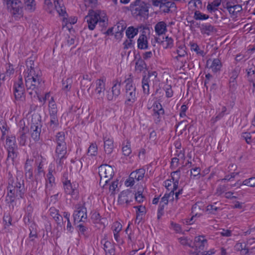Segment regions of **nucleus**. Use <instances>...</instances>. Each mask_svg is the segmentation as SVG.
Instances as JSON below:
<instances>
[{"instance_id": "f257e3e1", "label": "nucleus", "mask_w": 255, "mask_h": 255, "mask_svg": "<svg viewBox=\"0 0 255 255\" xmlns=\"http://www.w3.org/2000/svg\"><path fill=\"white\" fill-rule=\"evenodd\" d=\"M25 85L29 95L32 97L40 93L44 86L40 70H31L29 72H23Z\"/></svg>"}, {"instance_id": "f03ea898", "label": "nucleus", "mask_w": 255, "mask_h": 255, "mask_svg": "<svg viewBox=\"0 0 255 255\" xmlns=\"http://www.w3.org/2000/svg\"><path fill=\"white\" fill-rule=\"evenodd\" d=\"M7 195L6 201L12 203L14 201L15 198L23 199L26 191L24 181H18V179L14 180L11 175L8 180Z\"/></svg>"}, {"instance_id": "7ed1b4c3", "label": "nucleus", "mask_w": 255, "mask_h": 255, "mask_svg": "<svg viewBox=\"0 0 255 255\" xmlns=\"http://www.w3.org/2000/svg\"><path fill=\"white\" fill-rule=\"evenodd\" d=\"M7 11L15 20H19L23 16L24 1L21 0H3Z\"/></svg>"}, {"instance_id": "20e7f679", "label": "nucleus", "mask_w": 255, "mask_h": 255, "mask_svg": "<svg viewBox=\"0 0 255 255\" xmlns=\"http://www.w3.org/2000/svg\"><path fill=\"white\" fill-rule=\"evenodd\" d=\"M130 10L134 17H144L148 14V6L145 2L141 0H136L130 4Z\"/></svg>"}, {"instance_id": "39448f33", "label": "nucleus", "mask_w": 255, "mask_h": 255, "mask_svg": "<svg viewBox=\"0 0 255 255\" xmlns=\"http://www.w3.org/2000/svg\"><path fill=\"white\" fill-rule=\"evenodd\" d=\"M42 122L41 117L39 114L32 115L31 125V136L35 141H38L40 139L41 131Z\"/></svg>"}, {"instance_id": "423d86ee", "label": "nucleus", "mask_w": 255, "mask_h": 255, "mask_svg": "<svg viewBox=\"0 0 255 255\" xmlns=\"http://www.w3.org/2000/svg\"><path fill=\"white\" fill-rule=\"evenodd\" d=\"M13 92L16 101H23L25 100V87L21 75H19L18 78L14 81Z\"/></svg>"}, {"instance_id": "0eeeda50", "label": "nucleus", "mask_w": 255, "mask_h": 255, "mask_svg": "<svg viewBox=\"0 0 255 255\" xmlns=\"http://www.w3.org/2000/svg\"><path fill=\"white\" fill-rule=\"evenodd\" d=\"M87 210L85 206V203L83 204H78L76 205L75 210L73 214L74 225L84 222L87 220Z\"/></svg>"}, {"instance_id": "6e6552de", "label": "nucleus", "mask_w": 255, "mask_h": 255, "mask_svg": "<svg viewBox=\"0 0 255 255\" xmlns=\"http://www.w3.org/2000/svg\"><path fill=\"white\" fill-rule=\"evenodd\" d=\"M100 16L99 10H94L92 9L88 10V14L85 17V21L87 23L88 28L93 30L98 24Z\"/></svg>"}, {"instance_id": "1a4fd4ad", "label": "nucleus", "mask_w": 255, "mask_h": 255, "mask_svg": "<svg viewBox=\"0 0 255 255\" xmlns=\"http://www.w3.org/2000/svg\"><path fill=\"white\" fill-rule=\"evenodd\" d=\"M240 72L241 68L239 66H236L229 73V88L230 92L232 93L235 92L237 89L238 83L237 79L238 78Z\"/></svg>"}, {"instance_id": "9d476101", "label": "nucleus", "mask_w": 255, "mask_h": 255, "mask_svg": "<svg viewBox=\"0 0 255 255\" xmlns=\"http://www.w3.org/2000/svg\"><path fill=\"white\" fill-rule=\"evenodd\" d=\"M65 193L70 195L75 199L77 200L79 198L78 184L76 183H71L70 181H67L63 184Z\"/></svg>"}, {"instance_id": "9b49d317", "label": "nucleus", "mask_w": 255, "mask_h": 255, "mask_svg": "<svg viewBox=\"0 0 255 255\" xmlns=\"http://www.w3.org/2000/svg\"><path fill=\"white\" fill-rule=\"evenodd\" d=\"M106 81V78L102 77L99 79H97L95 82L96 88L95 89V92L96 97L100 101L103 99L105 95Z\"/></svg>"}, {"instance_id": "f8f14e48", "label": "nucleus", "mask_w": 255, "mask_h": 255, "mask_svg": "<svg viewBox=\"0 0 255 255\" xmlns=\"http://www.w3.org/2000/svg\"><path fill=\"white\" fill-rule=\"evenodd\" d=\"M134 193L129 189L123 191L119 195L118 202L120 204L126 203L127 206L133 201Z\"/></svg>"}, {"instance_id": "ddd939ff", "label": "nucleus", "mask_w": 255, "mask_h": 255, "mask_svg": "<svg viewBox=\"0 0 255 255\" xmlns=\"http://www.w3.org/2000/svg\"><path fill=\"white\" fill-rule=\"evenodd\" d=\"M52 169H49L48 172L46 175L45 192L47 196L50 195V191L55 186V178L52 174Z\"/></svg>"}, {"instance_id": "4468645a", "label": "nucleus", "mask_w": 255, "mask_h": 255, "mask_svg": "<svg viewBox=\"0 0 255 255\" xmlns=\"http://www.w3.org/2000/svg\"><path fill=\"white\" fill-rule=\"evenodd\" d=\"M76 230L78 232L79 236L84 239L89 238L91 235V230H90L89 226L85 222L77 224Z\"/></svg>"}, {"instance_id": "2eb2a0df", "label": "nucleus", "mask_w": 255, "mask_h": 255, "mask_svg": "<svg viewBox=\"0 0 255 255\" xmlns=\"http://www.w3.org/2000/svg\"><path fill=\"white\" fill-rule=\"evenodd\" d=\"M113 85L112 87V94H108L107 98L108 101L116 100L118 96L121 94V81L118 80H114L113 82Z\"/></svg>"}, {"instance_id": "dca6fc26", "label": "nucleus", "mask_w": 255, "mask_h": 255, "mask_svg": "<svg viewBox=\"0 0 255 255\" xmlns=\"http://www.w3.org/2000/svg\"><path fill=\"white\" fill-rule=\"evenodd\" d=\"M157 73L156 71H148L147 75H143L142 78V88L143 93L146 95L149 94V85L150 77L152 76H154L155 77L157 76Z\"/></svg>"}, {"instance_id": "f3484780", "label": "nucleus", "mask_w": 255, "mask_h": 255, "mask_svg": "<svg viewBox=\"0 0 255 255\" xmlns=\"http://www.w3.org/2000/svg\"><path fill=\"white\" fill-rule=\"evenodd\" d=\"M104 150L107 154H110L114 148L113 138L107 135H104Z\"/></svg>"}, {"instance_id": "a211bd4d", "label": "nucleus", "mask_w": 255, "mask_h": 255, "mask_svg": "<svg viewBox=\"0 0 255 255\" xmlns=\"http://www.w3.org/2000/svg\"><path fill=\"white\" fill-rule=\"evenodd\" d=\"M204 238L205 237L204 236H200L195 238L194 245L193 246H194V248H195L196 250H199V252L203 250L204 247L207 244V240Z\"/></svg>"}, {"instance_id": "6ab92c4d", "label": "nucleus", "mask_w": 255, "mask_h": 255, "mask_svg": "<svg viewBox=\"0 0 255 255\" xmlns=\"http://www.w3.org/2000/svg\"><path fill=\"white\" fill-rule=\"evenodd\" d=\"M211 62L209 68L212 69L214 73H217L221 70L222 64L221 60L218 58L214 59L213 60L209 59L207 61V65H208Z\"/></svg>"}, {"instance_id": "aec40b11", "label": "nucleus", "mask_w": 255, "mask_h": 255, "mask_svg": "<svg viewBox=\"0 0 255 255\" xmlns=\"http://www.w3.org/2000/svg\"><path fill=\"white\" fill-rule=\"evenodd\" d=\"M127 98L125 104L127 106H131L136 100L137 94L136 91H126Z\"/></svg>"}, {"instance_id": "412c9836", "label": "nucleus", "mask_w": 255, "mask_h": 255, "mask_svg": "<svg viewBox=\"0 0 255 255\" xmlns=\"http://www.w3.org/2000/svg\"><path fill=\"white\" fill-rule=\"evenodd\" d=\"M171 182L173 183V188L171 191H173L174 192L176 190L178 187L179 184V179L180 176V170H177L175 171H173L171 173Z\"/></svg>"}, {"instance_id": "4be33fe9", "label": "nucleus", "mask_w": 255, "mask_h": 255, "mask_svg": "<svg viewBox=\"0 0 255 255\" xmlns=\"http://www.w3.org/2000/svg\"><path fill=\"white\" fill-rule=\"evenodd\" d=\"M154 29L158 35L164 34L167 31V25L163 21L157 22L155 25Z\"/></svg>"}, {"instance_id": "5701e85b", "label": "nucleus", "mask_w": 255, "mask_h": 255, "mask_svg": "<svg viewBox=\"0 0 255 255\" xmlns=\"http://www.w3.org/2000/svg\"><path fill=\"white\" fill-rule=\"evenodd\" d=\"M137 43L138 49L145 50L148 48V41L145 34L140 35L137 39Z\"/></svg>"}, {"instance_id": "b1692460", "label": "nucleus", "mask_w": 255, "mask_h": 255, "mask_svg": "<svg viewBox=\"0 0 255 255\" xmlns=\"http://www.w3.org/2000/svg\"><path fill=\"white\" fill-rule=\"evenodd\" d=\"M145 170L143 168H140L132 171L130 174V177L134 179L136 181H140L142 180L144 176Z\"/></svg>"}, {"instance_id": "393cba45", "label": "nucleus", "mask_w": 255, "mask_h": 255, "mask_svg": "<svg viewBox=\"0 0 255 255\" xmlns=\"http://www.w3.org/2000/svg\"><path fill=\"white\" fill-rule=\"evenodd\" d=\"M226 8L229 13L233 15H236L238 12H240L242 10V5L240 4H236L232 5L230 2H227L226 4Z\"/></svg>"}, {"instance_id": "a878e982", "label": "nucleus", "mask_w": 255, "mask_h": 255, "mask_svg": "<svg viewBox=\"0 0 255 255\" xmlns=\"http://www.w3.org/2000/svg\"><path fill=\"white\" fill-rule=\"evenodd\" d=\"M48 112L49 116H57V105L52 97L51 98L48 104Z\"/></svg>"}, {"instance_id": "bb28decb", "label": "nucleus", "mask_w": 255, "mask_h": 255, "mask_svg": "<svg viewBox=\"0 0 255 255\" xmlns=\"http://www.w3.org/2000/svg\"><path fill=\"white\" fill-rule=\"evenodd\" d=\"M200 31L202 34L209 35L211 32L215 31L216 30L215 27L210 23H206L201 25Z\"/></svg>"}, {"instance_id": "cd10ccee", "label": "nucleus", "mask_w": 255, "mask_h": 255, "mask_svg": "<svg viewBox=\"0 0 255 255\" xmlns=\"http://www.w3.org/2000/svg\"><path fill=\"white\" fill-rule=\"evenodd\" d=\"M103 169H101V170H102ZM112 169L111 168V166H108L107 167V168H106L104 170V173L102 171H100L99 172V175L101 177H102V176H104V177L106 179L107 178L104 182L105 183L103 184V186L104 187L105 185H106L109 180L111 179V178L112 177V172H111Z\"/></svg>"}, {"instance_id": "c85d7f7f", "label": "nucleus", "mask_w": 255, "mask_h": 255, "mask_svg": "<svg viewBox=\"0 0 255 255\" xmlns=\"http://www.w3.org/2000/svg\"><path fill=\"white\" fill-rule=\"evenodd\" d=\"M50 121L48 123V129L53 131L56 130L59 126V121L57 116H49Z\"/></svg>"}, {"instance_id": "c756f323", "label": "nucleus", "mask_w": 255, "mask_h": 255, "mask_svg": "<svg viewBox=\"0 0 255 255\" xmlns=\"http://www.w3.org/2000/svg\"><path fill=\"white\" fill-rule=\"evenodd\" d=\"M54 3L55 9L58 13L61 15H64L66 13L65 8L63 5L62 0H54Z\"/></svg>"}, {"instance_id": "7c9ffc66", "label": "nucleus", "mask_w": 255, "mask_h": 255, "mask_svg": "<svg viewBox=\"0 0 255 255\" xmlns=\"http://www.w3.org/2000/svg\"><path fill=\"white\" fill-rule=\"evenodd\" d=\"M54 141L57 145H67L65 142V135L64 132L61 131L57 133Z\"/></svg>"}, {"instance_id": "2f4dec72", "label": "nucleus", "mask_w": 255, "mask_h": 255, "mask_svg": "<svg viewBox=\"0 0 255 255\" xmlns=\"http://www.w3.org/2000/svg\"><path fill=\"white\" fill-rule=\"evenodd\" d=\"M147 65L144 60L139 58L135 62V69L138 72H142L144 69H146Z\"/></svg>"}, {"instance_id": "473e14b6", "label": "nucleus", "mask_w": 255, "mask_h": 255, "mask_svg": "<svg viewBox=\"0 0 255 255\" xmlns=\"http://www.w3.org/2000/svg\"><path fill=\"white\" fill-rule=\"evenodd\" d=\"M138 33V28H135L133 26L128 27L126 31V34L128 39H132Z\"/></svg>"}, {"instance_id": "72a5a7b5", "label": "nucleus", "mask_w": 255, "mask_h": 255, "mask_svg": "<svg viewBox=\"0 0 255 255\" xmlns=\"http://www.w3.org/2000/svg\"><path fill=\"white\" fill-rule=\"evenodd\" d=\"M174 192H173V191H171L169 193H165L163 197L161 198L160 204L165 206L167 205L169 202V199L170 198V197H172V199H171L172 201L174 200Z\"/></svg>"}, {"instance_id": "f704fd0d", "label": "nucleus", "mask_w": 255, "mask_h": 255, "mask_svg": "<svg viewBox=\"0 0 255 255\" xmlns=\"http://www.w3.org/2000/svg\"><path fill=\"white\" fill-rule=\"evenodd\" d=\"M221 0H214L211 3H209L207 8L211 12H214L217 10V7L220 5Z\"/></svg>"}, {"instance_id": "c9c22d12", "label": "nucleus", "mask_w": 255, "mask_h": 255, "mask_svg": "<svg viewBox=\"0 0 255 255\" xmlns=\"http://www.w3.org/2000/svg\"><path fill=\"white\" fill-rule=\"evenodd\" d=\"M67 153V145H56L55 149L56 155H66Z\"/></svg>"}, {"instance_id": "e433bc0d", "label": "nucleus", "mask_w": 255, "mask_h": 255, "mask_svg": "<svg viewBox=\"0 0 255 255\" xmlns=\"http://www.w3.org/2000/svg\"><path fill=\"white\" fill-rule=\"evenodd\" d=\"M98 147L96 143H92L88 148L87 154L91 156H95L97 155Z\"/></svg>"}, {"instance_id": "4c0bfd02", "label": "nucleus", "mask_w": 255, "mask_h": 255, "mask_svg": "<svg viewBox=\"0 0 255 255\" xmlns=\"http://www.w3.org/2000/svg\"><path fill=\"white\" fill-rule=\"evenodd\" d=\"M25 63L27 69L26 70H25L24 72H29L31 69V70H39L38 68H35L34 67V60L31 57L28 58L26 60Z\"/></svg>"}, {"instance_id": "58836bf2", "label": "nucleus", "mask_w": 255, "mask_h": 255, "mask_svg": "<svg viewBox=\"0 0 255 255\" xmlns=\"http://www.w3.org/2000/svg\"><path fill=\"white\" fill-rule=\"evenodd\" d=\"M122 151L125 156H128L131 153V149L130 148V143L129 141H127L126 144L123 143L122 148Z\"/></svg>"}, {"instance_id": "ea45409f", "label": "nucleus", "mask_w": 255, "mask_h": 255, "mask_svg": "<svg viewBox=\"0 0 255 255\" xmlns=\"http://www.w3.org/2000/svg\"><path fill=\"white\" fill-rule=\"evenodd\" d=\"M72 80L67 78L65 81H62V89L65 92H68L71 88Z\"/></svg>"}, {"instance_id": "a19ab883", "label": "nucleus", "mask_w": 255, "mask_h": 255, "mask_svg": "<svg viewBox=\"0 0 255 255\" xmlns=\"http://www.w3.org/2000/svg\"><path fill=\"white\" fill-rule=\"evenodd\" d=\"M125 82L126 83V91H136L135 86L132 83V79L131 78H128L125 80Z\"/></svg>"}, {"instance_id": "79ce46f5", "label": "nucleus", "mask_w": 255, "mask_h": 255, "mask_svg": "<svg viewBox=\"0 0 255 255\" xmlns=\"http://www.w3.org/2000/svg\"><path fill=\"white\" fill-rule=\"evenodd\" d=\"M209 15L201 12L199 10H196L194 12V18L196 20H206L209 18Z\"/></svg>"}, {"instance_id": "37998d69", "label": "nucleus", "mask_w": 255, "mask_h": 255, "mask_svg": "<svg viewBox=\"0 0 255 255\" xmlns=\"http://www.w3.org/2000/svg\"><path fill=\"white\" fill-rule=\"evenodd\" d=\"M6 144L7 146H17L16 143V138L15 136H7L6 138Z\"/></svg>"}, {"instance_id": "c03bdc74", "label": "nucleus", "mask_w": 255, "mask_h": 255, "mask_svg": "<svg viewBox=\"0 0 255 255\" xmlns=\"http://www.w3.org/2000/svg\"><path fill=\"white\" fill-rule=\"evenodd\" d=\"M160 9L163 12L168 13L170 11V7L169 1L167 0H163V2L160 5Z\"/></svg>"}, {"instance_id": "a18cd8bd", "label": "nucleus", "mask_w": 255, "mask_h": 255, "mask_svg": "<svg viewBox=\"0 0 255 255\" xmlns=\"http://www.w3.org/2000/svg\"><path fill=\"white\" fill-rule=\"evenodd\" d=\"M43 164L42 162H39L37 168V172L35 175V181L37 182L38 176L41 174H44V170L43 169Z\"/></svg>"}, {"instance_id": "49530a36", "label": "nucleus", "mask_w": 255, "mask_h": 255, "mask_svg": "<svg viewBox=\"0 0 255 255\" xmlns=\"http://www.w3.org/2000/svg\"><path fill=\"white\" fill-rule=\"evenodd\" d=\"M111 229L114 233H119L122 229V225L120 222L117 221L113 223Z\"/></svg>"}, {"instance_id": "de8ad7c7", "label": "nucleus", "mask_w": 255, "mask_h": 255, "mask_svg": "<svg viewBox=\"0 0 255 255\" xmlns=\"http://www.w3.org/2000/svg\"><path fill=\"white\" fill-rule=\"evenodd\" d=\"M27 133H18L17 139L20 145L24 146L27 140Z\"/></svg>"}, {"instance_id": "09e8293b", "label": "nucleus", "mask_w": 255, "mask_h": 255, "mask_svg": "<svg viewBox=\"0 0 255 255\" xmlns=\"http://www.w3.org/2000/svg\"><path fill=\"white\" fill-rule=\"evenodd\" d=\"M242 185L250 187H255V177H251L243 181Z\"/></svg>"}, {"instance_id": "8fccbe9b", "label": "nucleus", "mask_w": 255, "mask_h": 255, "mask_svg": "<svg viewBox=\"0 0 255 255\" xmlns=\"http://www.w3.org/2000/svg\"><path fill=\"white\" fill-rule=\"evenodd\" d=\"M165 92L166 97L167 98H171L173 96V91L172 89V87L171 85H166L163 88Z\"/></svg>"}, {"instance_id": "3c124183", "label": "nucleus", "mask_w": 255, "mask_h": 255, "mask_svg": "<svg viewBox=\"0 0 255 255\" xmlns=\"http://www.w3.org/2000/svg\"><path fill=\"white\" fill-rule=\"evenodd\" d=\"M3 221L4 223L5 228L6 226L11 225L12 219L9 214H4L3 217Z\"/></svg>"}, {"instance_id": "603ef678", "label": "nucleus", "mask_w": 255, "mask_h": 255, "mask_svg": "<svg viewBox=\"0 0 255 255\" xmlns=\"http://www.w3.org/2000/svg\"><path fill=\"white\" fill-rule=\"evenodd\" d=\"M56 162L58 166L62 167L64 164V160L67 158V155H56Z\"/></svg>"}, {"instance_id": "864d4df0", "label": "nucleus", "mask_w": 255, "mask_h": 255, "mask_svg": "<svg viewBox=\"0 0 255 255\" xmlns=\"http://www.w3.org/2000/svg\"><path fill=\"white\" fill-rule=\"evenodd\" d=\"M247 78L249 82H253V78L252 76L255 74V70H253L252 68H249L246 69Z\"/></svg>"}, {"instance_id": "5fc2aeb1", "label": "nucleus", "mask_w": 255, "mask_h": 255, "mask_svg": "<svg viewBox=\"0 0 255 255\" xmlns=\"http://www.w3.org/2000/svg\"><path fill=\"white\" fill-rule=\"evenodd\" d=\"M191 45V50L194 51L197 54L203 56L204 54V51L200 50L199 46L196 43H192Z\"/></svg>"}, {"instance_id": "6e6d98bb", "label": "nucleus", "mask_w": 255, "mask_h": 255, "mask_svg": "<svg viewBox=\"0 0 255 255\" xmlns=\"http://www.w3.org/2000/svg\"><path fill=\"white\" fill-rule=\"evenodd\" d=\"M170 228L175 231L176 233H182V228L180 225L173 222L170 223Z\"/></svg>"}, {"instance_id": "4d7b16f0", "label": "nucleus", "mask_w": 255, "mask_h": 255, "mask_svg": "<svg viewBox=\"0 0 255 255\" xmlns=\"http://www.w3.org/2000/svg\"><path fill=\"white\" fill-rule=\"evenodd\" d=\"M107 21L108 19L106 17L104 16L103 18H101L100 16L98 23H99V25L102 27V28H103V31L105 30V28L108 26V23Z\"/></svg>"}, {"instance_id": "13d9d810", "label": "nucleus", "mask_w": 255, "mask_h": 255, "mask_svg": "<svg viewBox=\"0 0 255 255\" xmlns=\"http://www.w3.org/2000/svg\"><path fill=\"white\" fill-rule=\"evenodd\" d=\"M19 125H20V127L18 133H27L29 132V128L27 126H25L24 122L22 124V121H20Z\"/></svg>"}, {"instance_id": "bf43d9fd", "label": "nucleus", "mask_w": 255, "mask_h": 255, "mask_svg": "<svg viewBox=\"0 0 255 255\" xmlns=\"http://www.w3.org/2000/svg\"><path fill=\"white\" fill-rule=\"evenodd\" d=\"M56 213H54L53 212H51V216L53 217V219L55 220V221L57 222L58 225H60L61 221H63V218L61 215H60L58 211L55 210Z\"/></svg>"}, {"instance_id": "052dcab7", "label": "nucleus", "mask_w": 255, "mask_h": 255, "mask_svg": "<svg viewBox=\"0 0 255 255\" xmlns=\"http://www.w3.org/2000/svg\"><path fill=\"white\" fill-rule=\"evenodd\" d=\"M35 225L34 224H32L29 227L30 233L29 234V238H32L34 237L35 238L38 237L37 231L35 230Z\"/></svg>"}, {"instance_id": "680f3d73", "label": "nucleus", "mask_w": 255, "mask_h": 255, "mask_svg": "<svg viewBox=\"0 0 255 255\" xmlns=\"http://www.w3.org/2000/svg\"><path fill=\"white\" fill-rule=\"evenodd\" d=\"M134 42L132 39H128L125 40L123 43L124 49H128L133 47Z\"/></svg>"}, {"instance_id": "e2e57ef3", "label": "nucleus", "mask_w": 255, "mask_h": 255, "mask_svg": "<svg viewBox=\"0 0 255 255\" xmlns=\"http://www.w3.org/2000/svg\"><path fill=\"white\" fill-rule=\"evenodd\" d=\"M134 208L137 209V210L136 211V214L140 215L142 216L145 215V214L146 213V208L145 206L140 205V206H134Z\"/></svg>"}, {"instance_id": "0e129e2a", "label": "nucleus", "mask_w": 255, "mask_h": 255, "mask_svg": "<svg viewBox=\"0 0 255 255\" xmlns=\"http://www.w3.org/2000/svg\"><path fill=\"white\" fill-rule=\"evenodd\" d=\"M235 247L236 248L237 250L240 251H246V253H245V255H248L249 254V249L248 248H246V245H245L243 246L242 243H237Z\"/></svg>"}, {"instance_id": "69168bd1", "label": "nucleus", "mask_w": 255, "mask_h": 255, "mask_svg": "<svg viewBox=\"0 0 255 255\" xmlns=\"http://www.w3.org/2000/svg\"><path fill=\"white\" fill-rule=\"evenodd\" d=\"M165 48H171L173 46V39L171 37L166 36L165 37Z\"/></svg>"}, {"instance_id": "338daca9", "label": "nucleus", "mask_w": 255, "mask_h": 255, "mask_svg": "<svg viewBox=\"0 0 255 255\" xmlns=\"http://www.w3.org/2000/svg\"><path fill=\"white\" fill-rule=\"evenodd\" d=\"M24 3L25 4V6L26 8L28 10H34V0H23Z\"/></svg>"}, {"instance_id": "774afa93", "label": "nucleus", "mask_w": 255, "mask_h": 255, "mask_svg": "<svg viewBox=\"0 0 255 255\" xmlns=\"http://www.w3.org/2000/svg\"><path fill=\"white\" fill-rule=\"evenodd\" d=\"M228 189L227 186L225 185L219 186L216 189V194L221 195Z\"/></svg>"}]
</instances>
